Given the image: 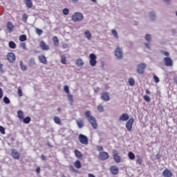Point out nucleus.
Returning a JSON list of instances; mask_svg holds the SVG:
<instances>
[{
	"label": "nucleus",
	"instance_id": "nucleus-1",
	"mask_svg": "<svg viewBox=\"0 0 177 177\" xmlns=\"http://www.w3.org/2000/svg\"><path fill=\"white\" fill-rule=\"evenodd\" d=\"M84 114L93 129H97V122L96 121V118L91 115V111H86Z\"/></svg>",
	"mask_w": 177,
	"mask_h": 177
},
{
	"label": "nucleus",
	"instance_id": "nucleus-2",
	"mask_svg": "<svg viewBox=\"0 0 177 177\" xmlns=\"http://www.w3.org/2000/svg\"><path fill=\"white\" fill-rule=\"evenodd\" d=\"M73 21H82L84 20V15L81 12H75L72 16Z\"/></svg>",
	"mask_w": 177,
	"mask_h": 177
},
{
	"label": "nucleus",
	"instance_id": "nucleus-3",
	"mask_svg": "<svg viewBox=\"0 0 177 177\" xmlns=\"http://www.w3.org/2000/svg\"><path fill=\"white\" fill-rule=\"evenodd\" d=\"M97 57L96 55L93 53H91L89 55V64L91 66V67H95L96 66V64L97 62L96 61Z\"/></svg>",
	"mask_w": 177,
	"mask_h": 177
},
{
	"label": "nucleus",
	"instance_id": "nucleus-4",
	"mask_svg": "<svg viewBox=\"0 0 177 177\" xmlns=\"http://www.w3.org/2000/svg\"><path fill=\"white\" fill-rule=\"evenodd\" d=\"M147 67V65L145 63H140L137 65V73L138 74H143L145 73V70H146V68Z\"/></svg>",
	"mask_w": 177,
	"mask_h": 177
},
{
	"label": "nucleus",
	"instance_id": "nucleus-5",
	"mask_svg": "<svg viewBox=\"0 0 177 177\" xmlns=\"http://www.w3.org/2000/svg\"><path fill=\"white\" fill-rule=\"evenodd\" d=\"M115 56L119 60H121V59L124 57V53L122 52V50L120 47H117L116 49L115 50Z\"/></svg>",
	"mask_w": 177,
	"mask_h": 177
},
{
	"label": "nucleus",
	"instance_id": "nucleus-6",
	"mask_svg": "<svg viewBox=\"0 0 177 177\" xmlns=\"http://www.w3.org/2000/svg\"><path fill=\"white\" fill-rule=\"evenodd\" d=\"M78 139H79L80 143H82V145H86L88 143V137H86L84 134H80Z\"/></svg>",
	"mask_w": 177,
	"mask_h": 177
},
{
	"label": "nucleus",
	"instance_id": "nucleus-7",
	"mask_svg": "<svg viewBox=\"0 0 177 177\" xmlns=\"http://www.w3.org/2000/svg\"><path fill=\"white\" fill-rule=\"evenodd\" d=\"M135 122V119L133 118H131L126 123V128L127 131H132V125H133V122Z\"/></svg>",
	"mask_w": 177,
	"mask_h": 177
},
{
	"label": "nucleus",
	"instance_id": "nucleus-8",
	"mask_svg": "<svg viewBox=\"0 0 177 177\" xmlns=\"http://www.w3.org/2000/svg\"><path fill=\"white\" fill-rule=\"evenodd\" d=\"M112 153L115 162L118 164H119V162H121V156L118 155V152L117 151V150H113Z\"/></svg>",
	"mask_w": 177,
	"mask_h": 177
},
{
	"label": "nucleus",
	"instance_id": "nucleus-9",
	"mask_svg": "<svg viewBox=\"0 0 177 177\" xmlns=\"http://www.w3.org/2000/svg\"><path fill=\"white\" fill-rule=\"evenodd\" d=\"M7 60L10 62V63H15L16 62V55L13 53H9L7 54Z\"/></svg>",
	"mask_w": 177,
	"mask_h": 177
},
{
	"label": "nucleus",
	"instance_id": "nucleus-10",
	"mask_svg": "<svg viewBox=\"0 0 177 177\" xmlns=\"http://www.w3.org/2000/svg\"><path fill=\"white\" fill-rule=\"evenodd\" d=\"M164 62L167 67H171V66H174V61H172V59L169 57H165Z\"/></svg>",
	"mask_w": 177,
	"mask_h": 177
},
{
	"label": "nucleus",
	"instance_id": "nucleus-11",
	"mask_svg": "<svg viewBox=\"0 0 177 177\" xmlns=\"http://www.w3.org/2000/svg\"><path fill=\"white\" fill-rule=\"evenodd\" d=\"M99 158L102 161H104V160H107L109 158V153L106 151H102L100 153Z\"/></svg>",
	"mask_w": 177,
	"mask_h": 177
},
{
	"label": "nucleus",
	"instance_id": "nucleus-12",
	"mask_svg": "<svg viewBox=\"0 0 177 177\" xmlns=\"http://www.w3.org/2000/svg\"><path fill=\"white\" fill-rule=\"evenodd\" d=\"M101 99L102 100H104V102H109L110 100V95H109V93L107 92H103L101 93Z\"/></svg>",
	"mask_w": 177,
	"mask_h": 177
},
{
	"label": "nucleus",
	"instance_id": "nucleus-13",
	"mask_svg": "<svg viewBox=\"0 0 177 177\" xmlns=\"http://www.w3.org/2000/svg\"><path fill=\"white\" fill-rule=\"evenodd\" d=\"M39 46L42 50H49V45L46 44L44 41L39 43Z\"/></svg>",
	"mask_w": 177,
	"mask_h": 177
},
{
	"label": "nucleus",
	"instance_id": "nucleus-14",
	"mask_svg": "<svg viewBox=\"0 0 177 177\" xmlns=\"http://www.w3.org/2000/svg\"><path fill=\"white\" fill-rule=\"evenodd\" d=\"M12 158H15V160H19L20 158V153H19V151H17V150L12 149Z\"/></svg>",
	"mask_w": 177,
	"mask_h": 177
},
{
	"label": "nucleus",
	"instance_id": "nucleus-15",
	"mask_svg": "<svg viewBox=\"0 0 177 177\" xmlns=\"http://www.w3.org/2000/svg\"><path fill=\"white\" fill-rule=\"evenodd\" d=\"M172 171L168 169H165L163 171H162V176L164 177H172Z\"/></svg>",
	"mask_w": 177,
	"mask_h": 177
},
{
	"label": "nucleus",
	"instance_id": "nucleus-16",
	"mask_svg": "<svg viewBox=\"0 0 177 177\" xmlns=\"http://www.w3.org/2000/svg\"><path fill=\"white\" fill-rule=\"evenodd\" d=\"M119 120L120 121H128V120H129V115H128V113H122L119 117Z\"/></svg>",
	"mask_w": 177,
	"mask_h": 177
},
{
	"label": "nucleus",
	"instance_id": "nucleus-17",
	"mask_svg": "<svg viewBox=\"0 0 177 177\" xmlns=\"http://www.w3.org/2000/svg\"><path fill=\"white\" fill-rule=\"evenodd\" d=\"M84 64V61L81 58L76 59L75 65L77 66V67H83Z\"/></svg>",
	"mask_w": 177,
	"mask_h": 177
},
{
	"label": "nucleus",
	"instance_id": "nucleus-18",
	"mask_svg": "<svg viewBox=\"0 0 177 177\" xmlns=\"http://www.w3.org/2000/svg\"><path fill=\"white\" fill-rule=\"evenodd\" d=\"M39 60L40 63H42V64H46L48 63V60L46 59V57H45V55H39Z\"/></svg>",
	"mask_w": 177,
	"mask_h": 177
},
{
	"label": "nucleus",
	"instance_id": "nucleus-19",
	"mask_svg": "<svg viewBox=\"0 0 177 177\" xmlns=\"http://www.w3.org/2000/svg\"><path fill=\"white\" fill-rule=\"evenodd\" d=\"M110 171L113 175H117V174H118V167H117V166H112L110 168Z\"/></svg>",
	"mask_w": 177,
	"mask_h": 177
},
{
	"label": "nucleus",
	"instance_id": "nucleus-20",
	"mask_svg": "<svg viewBox=\"0 0 177 177\" xmlns=\"http://www.w3.org/2000/svg\"><path fill=\"white\" fill-rule=\"evenodd\" d=\"M74 153H75V156L77 157V158H79L80 160H81L82 158V153H81V151H80L77 149H75Z\"/></svg>",
	"mask_w": 177,
	"mask_h": 177
},
{
	"label": "nucleus",
	"instance_id": "nucleus-21",
	"mask_svg": "<svg viewBox=\"0 0 177 177\" xmlns=\"http://www.w3.org/2000/svg\"><path fill=\"white\" fill-rule=\"evenodd\" d=\"M13 24H12V22L9 21L7 23V30H8V31L10 32L12 31H13Z\"/></svg>",
	"mask_w": 177,
	"mask_h": 177
},
{
	"label": "nucleus",
	"instance_id": "nucleus-22",
	"mask_svg": "<svg viewBox=\"0 0 177 177\" xmlns=\"http://www.w3.org/2000/svg\"><path fill=\"white\" fill-rule=\"evenodd\" d=\"M149 17L150 20L154 21V20H156L157 15H156V12H149Z\"/></svg>",
	"mask_w": 177,
	"mask_h": 177
},
{
	"label": "nucleus",
	"instance_id": "nucleus-23",
	"mask_svg": "<svg viewBox=\"0 0 177 177\" xmlns=\"http://www.w3.org/2000/svg\"><path fill=\"white\" fill-rule=\"evenodd\" d=\"M76 124L78 128H82L84 127V120H82V119H78L76 121Z\"/></svg>",
	"mask_w": 177,
	"mask_h": 177
},
{
	"label": "nucleus",
	"instance_id": "nucleus-24",
	"mask_svg": "<svg viewBox=\"0 0 177 177\" xmlns=\"http://www.w3.org/2000/svg\"><path fill=\"white\" fill-rule=\"evenodd\" d=\"M17 116L18 118L21 121L24 118V113H23V111H17Z\"/></svg>",
	"mask_w": 177,
	"mask_h": 177
},
{
	"label": "nucleus",
	"instance_id": "nucleus-25",
	"mask_svg": "<svg viewBox=\"0 0 177 177\" xmlns=\"http://www.w3.org/2000/svg\"><path fill=\"white\" fill-rule=\"evenodd\" d=\"M84 36L86 39L89 40H91V39L92 38V34H91V32H89V30H86L84 32Z\"/></svg>",
	"mask_w": 177,
	"mask_h": 177
},
{
	"label": "nucleus",
	"instance_id": "nucleus-26",
	"mask_svg": "<svg viewBox=\"0 0 177 177\" xmlns=\"http://www.w3.org/2000/svg\"><path fill=\"white\" fill-rule=\"evenodd\" d=\"M20 68L22 71H27V65L23 63V61H20Z\"/></svg>",
	"mask_w": 177,
	"mask_h": 177
},
{
	"label": "nucleus",
	"instance_id": "nucleus-27",
	"mask_svg": "<svg viewBox=\"0 0 177 177\" xmlns=\"http://www.w3.org/2000/svg\"><path fill=\"white\" fill-rule=\"evenodd\" d=\"M26 5L27 8H32V1L31 0H25Z\"/></svg>",
	"mask_w": 177,
	"mask_h": 177
},
{
	"label": "nucleus",
	"instance_id": "nucleus-28",
	"mask_svg": "<svg viewBox=\"0 0 177 177\" xmlns=\"http://www.w3.org/2000/svg\"><path fill=\"white\" fill-rule=\"evenodd\" d=\"M53 41L54 42L55 46H59V39L57 38V37H53Z\"/></svg>",
	"mask_w": 177,
	"mask_h": 177
},
{
	"label": "nucleus",
	"instance_id": "nucleus-29",
	"mask_svg": "<svg viewBox=\"0 0 177 177\" xmlns=\"http://www.w3.org/2000/svg\"><path fill=\"white\" fill-rule=\"evenodd\" d=\"M54 122H55V124H57L58 125L62 124V120H60V118H59V117L57 116L54 117Z\"/></svg>",
	"mask_w": 177,
	"mask_h": 177
},
{
	"label": "nucleus",
	"instance_id": "nucleus-30",
	"mask_svg": "<svg viewBox=\"0 0 177 177\" xmlns=\"http://www.w3.org/2000/svg\"><path fill=\"white\" fill-rule=\"evenodd\" d=\"M8 45L11 49H16V43H15L13 41H10Z\"/></svg>",
	"mask_w": 177,
	"mask_h": 177
},
{
	"label": "nucleus",
	"instance_id": "nucleus-31",
	"mask_svg": "<svg viewBox=\"0 0 177 177\" xmlns=\"http://www.w3.org/2000/svg\"><path fill=\"white\" fill-rule=\"evenodd\" d=\"M23 122H24V124H30V121H31V118L30 117H26V118H24V119H22Z\"/></svg>",
	"mask_w": 177,
	"mask_h": 177
},
{
	"label": "nucleus",
	"instance_id": "nucleus-32",
	"mask_svg": "<svg viewBox=\"0 0 177 177\" xmlns=\"http://www.w3.org/2000/svg\"><path fill=\"white\" fill-rule=\"evenodd\" d=\"M74 165L77 169H80V168H81V162L80 160H76Z\"/></svg>",
	"mask_w": 177,
	"mask_h": 177
},
{
	"label": "nucleus",
	"instance_id": "nucleus-33",
	"mask_svg": "<svg viewBox=\"0 0 177 177\" xmlns=\"http://www.w3.org/2000/svg\"><path fill=\"white\" fill-rule=\"evenodd\" d=\"M35 64V58H31L29 60L28 66H30V67H32V66H34Z\"/></svg>",
	"mask_w": 177,
	"mask_h": 177
},
{
	"label": "nucleus",
	"instance_id": "nucleus-34",
	"mask_svg": "<svg viewBox=\"0 0 177 177\" xmlns=\"http://www.w3.org/2000/svg\"><path fill=\"white\" fill-rule=\"evenodd\" d=\"M97 109L100 113H103V111H104V107L102 104H99Z\"/></svg>",
	"mask_w": 177,
	"mask_h": 177
},
{
	"label": "nucleus",
	"instance_id": "nucleus-35",
	"mask_svg": "<svg viewBox=\"0 0 177 177\" xmlns=\"http://www.w3.org/2000/svg\"><path fill=\"white\" fill-rule=\"evenodd\" d=\"M19 41H21V42H24V41H27V36H26V35H22L19 36Z\"/></svg>",
	"mask_w": 177,
	"mask_h": 177
},
{
	"label": "nucleus",
	"instance_id": "nucleus-36",
	"mask_svg": "<svg viewBox=\"0 0 177 177\" xmlns=\"http://www.w3.org/2000/svg\"><path fill=\"white\" fill-rule=\"evenodd\" d=\"M61 63L62 64H66L67 63V60H66V56H64V55H62L61 56Z\"/></svg>",
	"mask_w": 177,
	"mask_h": 177
},
{
	"label": "nucleus",
	"instance_id": "nucleus-37",
	"mask_svg": "<svg viewBox=\"0 0 177 177\" xmlns=\"http://www.w3.org/2000/svg\"><path fill=\"white\" fill-rule=\"evenodd\" d=\"M136 162H137V164H139V165H142V162H143V159H142L140 156H137Z\"/></svg>",
	"mask_w": 177,
	"mask_h": 177
},
{
	"label": "nucleus",
	"instance_id": "nucleus-38",
	"mask_svg": "<svg viewBox=\"0 0 177 177\" xmlns=\"http://www.w3.org/2000/svg\"><path fill=\"white\" fill-rule=\"evenodd\" d=\"M129 84L130 86H133L135 85V80L132 77L129 79Z\"/></svg>",
	"mask_w": 177,
	"mask_h": 177
},
{
	"label": "nucleus",
	"instance_id": "nucleus-39",
	"mask_svg": "<svg viewBox=\"0 0 177 177\" xmlns=\"http://www.w3.org/2000/svg\"><path fill=\"white\" fill-rule=\"evenodd\" d=\"M128 157L130 158V160H135V153L133 152H129Z\"/></svg>",
	"mask_w": 177,
	"mask_h": 177
},
{
	"label": "nucleus",
	"instance_id": "nucleus-40",
	"mask_svg": "<svg viewBox=\"0 0 177 177\" xmlns=\"http://www.w3.org/2000/svg\"><path fill=\"white\" fill-rule=\"evenodd\" d=\"M145 39L147 42H151V35L147 34L145 35Z\"/></svg>",
	"mask_w": 177,
	"mask_h": 177
},
{
	"label": "nucleus",
	"instance_id": "nucleus-41",
	"mask_svg": "<svg viewBox=\"0 0 177 177\" xmlns=\"http://www.w3.org/2000/svg\"><path fill=\"white\" fill-rule=\"evenodd\" d=\"M28 19V16L27 15V14H24L22 15V21H24V23H27Z\"/></svg>",
	"mask_w": 177,
	"mask_h": 177
},
{
	"label": "nucleus",
	"instance_id": "nucleus-42",
	"mask_svg": "<svg viewBox=\"0 0 177 177\" xmlns=\"http://www.w3.org/2000/svg\"><path fill=\"white\" fill-rule=\"evenodd\" d=\"M67 97H68V100L70 102V103H73V95L70 94L69 93H68Z\"/></svg>",
	"mask_w": 177,
	"mask_h": 177
},
{
	"label": "nucleus",
	"instance_id": "nucleus-43",
	"mask_svg": "<svg viewBox=\"0 0 177 177\" xmlns=\"http://www.w3.org/2000/svg\"><path fill=\"white\" fill-rule=\"evenodd\" d=\"M36 34H37V35H42V34H44V31L41 29L36 28Z\"/></svg>",
	"mask_w": 177,
	"mask_h": 177
},
{
	"label": "nucleus",
	"instance_id": "nucleus-44",
	"mask_svg": "<svg viewBox=\"0 0 177 177\" xmlns=\"http://www.w3.org/2000/svg\"><path fill=\"white\" fill-rule=\"evenodd\" d=\"M3 100L6 103V104H9V103H10V100H9L8 97H4Z\"/></svg>",
	"mask_w": 177,
	"mask_h": 177
},
{
	"label": "nucleus",
	"instance_id": "nucleus-45",
	"mask_svg": "<svg viewBox=\"0 0 177 177\" xmlns=\"http://www.w3.org/2000/svg\"><path fill=\"white\" fill-rule=\"evenodd\" d=\"M112 35H113V37H115V38L118 39V33H117V30H112Z\"/></svg>",
	"mask_w": 177,
	"mask_h": 177
},
{
	"label": "nucleus",
	"instance_id": "nucleus-46",
	"mask_svg": "<svg viewBox=\"0 0 177 177\" xmlns=\"http://www.w3.org/2000/svg\"><path fill=\"white\" fill-rule=\"evenodd\" d=\"M64 91L67 94L70 93V89L68 88V86H67V85L64 86Z\"/></svg>",
	"mask_w": 177,
	"mask_h": 177
},
{
	"label": "nucleus",
	"instance_id": "nucleus-47",
	"mask_svg": "<svg viewBox=\"0 0 177 177\" xmlns=\"http://www.w3.org/2000/svg\"><path fill=\"white\" fill-rule=\"evenodd\" d=\"M18 95L21 97L23 96V91H21V88L19 87L18 88Z\"/></svg>",
	"mask_w": 177,
	"mask_h": 177
},
{
	"label": "nucleus",
	"instance_id": "nucleus-48",
	"mask_svg": "<svg viewBox=\"0 0 177 177\" xmlns=\"http://www.w3.org/2000/svg\"><path fill=\"white\" fill-rule=\"evenodd\" d=\"M162 55H163L164 56H166L167 57H169V53L167 52V51H164L162 50L161 51Z\"/></svg>",
	"mask_w": 177,
	"mask_h": 177
},
{
	"label": "nucleus",
	"instance_id": "nucleus-49",
	"mask_svg": "<svg viewBox=\"0 0 177 177\" xmlns=\"http://www.w3.org/2000/svg\"><path fill=\"white\" fill-rule=\"evenodd\" d=\"M153 80L156 83L160 82V78H158V77H157L156 75H153Z\"/></svg>",
	"mask_w": 177,
	"mask_h": 177
},
{
	"label": "nucleus",
	"instance_id": "nucleus-50",
	"mask_svg": "<svg viewBox=\"0 0 177 177\" xmlns=\"http://www.w3.org/2000/svg\"><path fill=\"white\" fill-rule=\"evenodd\" d=\"M0 132L3 135H5V128H3V127H2V126H0Z\"/></svg>",
	"mask_w": 177,
	"mask_h": 177
},
{
	"label": "nucleus",
	"instance_id": "nucleus-51",
	"mask_svg": "<svg viewBox=\"0 0 177 177\" xmlns=\"http://www.w3.org/2000/svg\"><path fill=\"white\" fill-rule=\"evenodd\" d=\"M144 100H145V102H150V97H149V95H144Z\"/></svg>",
	"mask_w": 177,
	"mask_h": 177
},
{
	"label": "nucleus",
	"instance_id": "nucleus-52",
	"mask_svg": "<svg viewBox=\"0 0 177 177\" xmlns=\"http://www.w3.org/2000/svg\"><path fill=\"white\" fill-rule=\"evenodd\" d=\"M68 12H69V10H68V8H64V9L63 10V13H64V15H68Z\"/></svg>",
	"mask_w": 177,
	"mask_h": 177
},
{
	"label": "nucleus",
	"instance_id": "nucleus-53",
	"mask_svg": "<svg viewBox=\"0 0 177 177\" xmlns=\"http://www.w3.org/2000/svg\"><path fill=\"white\" fill-rule=\"evenodd\" d=\"M21 48H22V49H27V46H26V43L21 44Z\"/></svg>",
	"mask_w": 177,
	"mask_h": 177
},
{
	"label": "nucleus",
	"instance_id": "nucleus-54",
	"mask_svg": "<svg viewBox=\"0 0 177 177\" xmlns=\"http://www.w3.org/2000/svg\"><path fill=\"white\" fill-rule=\"evenodd\" d=\"M3 97V91L0 88V99H2Z\"/></svg>",
	"mask_w": 177,
	"mask_h": 177
},
{
	"label": "nucleus",
	"instance_id": "nucleus-55",
	"mask_svg": "<svg viewBox=\"0 0 177 177\" xmlns=\"http://www.w3.org/2000/svg\"><path fill=\"white\" fill-rule=\"evenodd\" d=\"M62 48H63V49H67V48H68V44H64L62 45Z\"/></svg>",
	"mask_w": 177,
	"mask_h": 177
},
{
	"label": "nucleus",
	"instance_id": "nucleus-56",
	"mask_svg": "<svg viewBox=\"0 0 177 177\" xmlns=\"http://www.w3.org/2000/svg\"><path fill=\"white\" fill-rule=\"evenodd\" d=\"M99 91H100V88H99V87L94 88L95 93H97V92H99Z\"/></svg>",
	"mask_w": 177,
	"mask_h": 177
},
{
	"label": "nucleus",
	"instance_id": "nucleus-57",
	"mask_svg": "<svg viewBox=\"0 0 177 177\" xmlns=\"http://www.w3.org/2000/svg\"><path fill=\"white\" fill-rule=\"evenodd\" d=\"M97 150L98 151H103V147H97Z\"/></svg>",
	"mask_w": 177,
	"mask_h": 177
},
{
	"label": "nucleus",
	"instance_id": "nucleus-58",
	"mask_svg": "<svg viewBox=\"0 0 177 177\" xmlns=\"http://www.w3.org/2000/svg\"><path fill=\"white\" fill-rule=\"evenodd\" d=\"M3 67V65L0 62V72L2 73L3 71V69L2 68Z\"/></svg>",
	"mask_w": 177,
	"mask_h": 177
},
{
	"label": "nucleus",
	"instance_id": "nucleus-59",
	"mask_svg": "<svg viewBox=\"0 0 177 177\" xmlns=\"http://www.w3.org/2000/svg\"><path fill=\"white\" fill-rule=\"evenodd\" d=\"M145 47L147 48V49H150V44L149 43H145Z\"/></svg>",
	"mask_w": 177,
	"mask_h": 177
},
{
	"label": "nucleus",
	"instance_id": "nucleus-60",
	"mask_svg": "<svg viewBox=\"0 0 177 177\" xmlns=\"http://www.w3.org/2000/svg\"><path fill=\"white\" fill-rule=\"evenodd\" d=\"M163 1L164 2H165V3H168V4L171 3V0H163Z\"/></svg>",
	"mask_w": 177,
	"mask_h": 177
},
{
	"label": "nucleus",
	"instance_id": "nucleus-61",
	"mask_svg": "<svg viewBox=\"0 0 177 177\" xmlns=\"http://www.w3.org/2000/svg\"><path fill=\"white\" fill-rule=\"evenodd\" d=\"M41 159L43 161H45V160H46V158H45V156H44V155H41Z\"/></svg>",
	"mask_w": 177,
	"mask_h": 177
},
{
	"label": "nucleus",
	"instance_id": "nucleus-62",
	"mask_svg": "<svg viewBox=\"0 0 177 177\" xmlns=\"http://www.w3.org/2000/svg\"><path fill=\"white\" fill-rule=\"evenodd\" d=\"M40 171H41V169H40L39 167H37V168L36 169V172H37V174H39Z\"/></svg>",
	"mask_w": 177,
	"mask_h": 177
},
{
	"label": "nucleus",
	"instance_id": "nucleus-63",
	"mask_svg": "<svg viewBox=\"0 0 177 177\" xmlns=\"http://www.w3.org/2000/svg\"><path fill=\"white\" fill-rule=\"evenodd\" d=\"M145 92H146L147 95H150V93H151V92H150V91H149V89H146Z\"/></svg>",
	"mask_w": 177,
	"mask_h": 177
},
{
	"label": "nucleus",
	"instance_id": "nucleus-64",
	"mask_svg": "<svg viewBox=\"0 0 177 177\" xmlns=\"http://www.w3.org/2000/svg\"><path fill=\"white\" fill-rule=\"evenodd\" d=\"M69 168H70V169H71V171H74V167L70 166Z\"/></svg>",
	"mask_w": 177,
	"mask_h": 177
}]
</instances>
